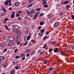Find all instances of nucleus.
Segmentation results:
<instances>
[{"label":"nucleus","mask_w":74,"mask_h":74,"mask_svg":"<svg viewBox=\"0 0 74 74\" xmlns=\"http://www.w3.org/2000/svg\"><path fill=\"white\" fill-rule=\"evenodd\" d=\"M21 59L23 60H24L25 59V57H24L21 58Z\"/></svg>","instance_id":"c03bdc74"},{"label":"nucleus","mask_w":74,"mask_h":74,"mask_svg":"<svg viewBox=\"0 0 74 74\" xmlns=\"http://www.w3.org/2000/svg\"><path fill=\"white\" fill-rule=\"evenodd\" d=\"M39 36H42V35H43V34H42V32H40L39 34Z\"/></svg>","instance_id":"c85d7f7f"},{"label":"nucleus","mask_w":74,"mask_h":74,"mask_svg":"<svg viewBox=\"0 0 74 74\" xmlns=\"http://www.w3.org/2000/svg\"><path fill=\"white\" fill-rule=\"evenodd\" d=\"M41 10V8H39L36 9V11H40V10Z\"/></svg>","instance_id":"e433bc0d"},{"label":"nucleus","mask_w":74,"mask_h":74,"mask_svg":"<svg viewBox=\"0 0 74 74\" xmlns=\"http://www.w3.org/2000/svg\"><path fill=\"white\" fill-rule=\"evenodd\" d=\"M34 27V25H32L31 27L32 29H33V27Z\"/></svg>","instance_id":"052dcab7"},{"label":"nucleus","mask_w":74,"mask_h":74,"mask_svg":"<svg viewBox=\"0 0 74 74\" xmlns=\"http://www.w3.org/2000/svg\"><path fill=\"white\" fill-rule=\"evenodd\" d=\"M47 45H46V44H45L44 46H43V49L45 48H46V47H47Z\"/></svg>","instance_id":"72a5a7b5"},{"label":"nucleus","mask_w":74,"mask_h":74,"mask_svg":"<svg viewBox=\"0 0 74 74\" xmlns=\"http://www.w3.org/2000/svg\"><path fill=\"white\" fill-rule=\"evenodd\" d=\"M17 44L19 45V44H20V42H17Z\"/></svg>","instance_id":"e2e57ef3"},{"label":"nucleus","mask_w":74,"mask_h":74,"mask_svg":"<svg viewBox=\"0 0 74 74\" xmlns=\"http://www.w3.org/2000/svg\"><path fill=\"white\" fill-rule=\"evenodd\" d=\"M31 41L32 42H35V40H31Z\"/></svg>","instance_id":"864d4df0"},{"label":"nucleus","mask_w":74,"mask_h":74,"mask_svg":"<svg viewBox=\"0 0 74 74\" xmlns=\"http://www.w3.org/2000/svg\"><path fill=\"white\" fill-rule=\"evenodd\" d=\"M45 31V29L43 28L41 30V33H44Z\"/></svg>","instance_id":"412c9836"},{"label":"nucleus","mask_w":74,"mask_h":74,"mask_svg":"<svg viewBox=\"0 0 74 74\" xmlns=\"http://www.w3.org/2000/svg\"><path fill=\"white\" fill-rule=\"evenodd\" d=\"M35 53V51H32L30 53V54H31V55H33V54H34Z\"/></svg>","instance_id":"bb28decb"},{"label":"nucleus","mask_w":74,"mask_h":74,"mask_svg":"<svg viewBox=\"0 0 74 74\" xmlns=\"http://www.w3.org/2000/svg\"><path fill=\"white\" fill-rule=\"evenodd\" d=\"M10 1H11V0H6L4 2L5 5H8V3Z\"/></svg>","instance_id":"7ed1b4c3"},{"label":"nucleus","mask_w":74,"mask_h":74,"mask_svg":"<svg viewBox=\"0 0 74 74\" xmlns=\"http://www.w3.org/2000/svg\"><path fill=\"white\" fill-rule=\"evenodd\" d=\"M36 12V10L34 9L31 10L30 11V14H34Z\"/></svg>","instance_id":"6e6552de"},{"label":"nucleus","mask_w":74,"mask_h":74,"mask_svg":"<svg viewBox=\"0 0 74 74\" xmlns=\"http://www.w3.org/2000/svg\"><path fill=\"white\" fill-rule=\"evenodd\" d=\"M21 35V32H19V31L17 32V35H18V36H20V35Z\"/></svg>","instance_id":"cd10ccee"},{"label":"nucleus","mask_w":74,"mask_h":74,"mask_svg":"<svg viewBox=\"0 0 74 74\" xmlns=\"http://www.w3.org/2000/svg\"><path fill=\"white\" fill-rule=\"evenodd\" d=\"M26 52L27 53H30V49H27L26 50Z\"/></svg>","instance_id":"a211bd4d"},{"label":"nucleus","mask_w":74,"mask_h":74,"mask_svg":"<svg viewBox=\"0 0 74 74\" xmlns=\"http://www.w3.org/2000/svg\"><path fill=\"white\" fill-rule=\"evenodd\" d=\"M58 51V48H56L54 50V52L55 53H56V52H57Z\"/></svg>","instance_id":"4be33fe9"},{"label":"nucleus","mask_w":74,"mask_h":74,"mask_svg":"<svg viewBox=\"0 0 74 74\" xmlns=\"http://www.w3.org/2000/svg\"><path fill=\"white\" fill-rule=\"evenodd\" d=\"M5 13H4V12H2L1 13V15H5Z\"/></svg>","instance_id":"4d7b16f0"},{"label":"nucleus","mask_w":74,"mask_h":74,"mask_svg":"<svg viewBox=\"0 0 74 74\" xmlns=\"http://www.w3.org/2000/svg\"><path fill=\"white\" fill-rule=\"evenodd\" d=\"M27 40H29L30 38V37H31V36H27Z\"/></svg>","instance_id":"393cba45"},{"label":"nucleus","mask_w":74,"mask_h":74,"mask_svg":"<svg viewBox=\"0 0 74 74\" xmlns=\"http://www.w3.org/2000/svg\"><path fill=\"white\" fill-rule=\"evenodd\" d=\"M49 34V33L48 32H47L46 34H47V35H48Z\"/></svg>","instance_id":"338daca9"},{"label":"nucleus","mask_w":74,"mask_h":74,"mask_svg":"<svg viewBox=\"0 0 74 74\" xmlns=\"http://www.w3.org/2000/svg\"><path fill=\"white\" fill-rule=\"evenodd\" d=\"M56 42H53V45H54L55 44H56Z\"/></svg>","instance_id":"0e129e2a"},{"label":"nucleus","mask_w":74,"mask_h":74,"mask_svg":"<svg viewBox=\"0 0 74 74\" xmlns=\"http://www.w3.org/2000/svg\"><path fill=\"white\" fill-rule=\"evenodd\" d=\"M49 70L50 71H52L53 70V68L52 67H50L49 68Z\"/></svg>","instance_id":"473e14b6"},{"label":"nucleus","mask_w":74,"mask_h":74,"mask_svg":"<svg viewBox=\"0 0 74 74\" xmlns=\"http://www.w3.org/2000/svg\"><path fill=\"white\" fill-rule=\"evenodd\" d=\"M39 24L40 25H43L44 24V22L42 21H41L40 22Z\"/></svg>","instance_id":"a878e982"},{"label":"nucleus","mask_w":74,"mask_h":74,"mask_svg":"<svg viewBox=\"0 0 74 74\" xmlns=\"http://www.w3.org/2000/svg\"><path fill=\"white\" fill-rule=\"evenodd\" d=\"M14 43H13L12 42H10L8 43L9 45V46H11V45H12Z\"/></svg>","instance_id":"6ab92c4d"},{"label":"nucleus","mask_w":74,"mask_h":74,"mask_svg":"<svg viewBox=\"0 0 74 74\" xmlns=\"http://www.w3.org/2000/svg\"><path fill=\"white\" fill-rule=\"evenodd\" d=\"M5 59V57L4 56H0V60L2 61V60H4Z\"/></svg>","instance_id":"1a4fd4ad"},{"label":"nucleus","mask_w":74,"mask_h":74,"mask_svg":"<svg viewBox=\"0 0 74 74\" xmlns=\"http://www.w3.org/2000/svg\"><path fill=\"white\" fill-rule=\"evenodd\" d=\"M20 4V3L19 2H16L15 3V5L16 7H18V6H19Z\"/></svg>","instance_id":"9d476101"},{"label":"nucleus","mask_w":74,"mask_h":74,"mask_svg":"<svg viewBox=\"0 0 74 74\" xmlns=\"http://www.w3.org/2000/svg\"><path fill=\"white\" fill-rule=\"evenodd\" d=\"M15 13L14 11H13L12 12V14L11 15V18H14L15 17Z\"/></svg>","instance_id":"39448f33"},{"label":"nucleus","mask_w":74,"mask_h":74,"mask_svg":"<svg viewBox=\"0 0 74 74\" xmlns=\"http://www.w3.org/2000/svg\"><path fill=\"white\" fill-rule=\"evenodd\" d=\"M47 16L48 18H51L52 16H51V14H49L48 15H47Z\"/></svg>","instance_id":"7c9ffc66"},{"label":"nucleus","mask_w":74,"mask_h":74,"mask_svg":"<svg viewBox=\"0 0 74 74\" xmlns=\"http://www.w3.org/2000/svg\"><path fill=\"white\" fill-rule=\"evenodd\" d=\"M31 45H32V43L31 42L29 43L28 45V46H29V47H30L31 46Z\"/></svg>","instance_id":"603ef678"},{"label":"nucleus","mask_w":74,"mask_h":74,"mask_svg":"<svg viewBox=\"0 0 74 74\" xmlns=\"http://www.w3.org/2000/svg\"><path fill=\"white\" fill-rule=\"evenodd\" d=\"M63 14H63L62 12H60L59 13V15H60V16H62L63 15Z\"/></svg>","instance_id":"58836bf2"},{"label":"nucleus","mask_w":74,"mask_h":74,"mask_svg":"<svg viewBox=\"0 0 74 74\" xmlns=\"http://www.w3.org/2000/svg\"><path fill=\"white\" fill-rule=\"evenodd\" d=\"M14 39V36H9L8 39V41H13Z\"/></svg>","instance_id":"f03ea898"},{"label":"nucleus","mask_w":74,"mask_h":74,"mask_svg":"<svg viewBox=\"0 0 74 74\" xmlns=\"http://www.w3.org/2000/svg\"><path fill=\"white\" fill-rule=\"evenodd\" d=\"M27 19V17H26V16L25 17H24V19Z\"/></svg>","instance_id":"774afa93"},{"label":"nucleus","mask_w":74,"mask_h":74,"mask_svg":"<svg viewBox=\"0 0 74 74\" xmlns=\"http://www.w3.org/2000/svg\"><path fill=\"white\" fill-rule=\"evenodd\" d=\"M5 27L7 30H10V29L8 28V26L7 25H5Z\"/></svg>","instance_id":"5701e85b"},{"label":"nucleus","mask_w":74,"mask_h":74,"mask_svg":"<svg viewBox=\"0 0 74 74\" xmlns=\"http://www.w3.org/2000/svg\"><path fill=\"white\" fill-rule=\"evenodd\" d=\"M53 51V49H51V50H49V52L50 53H51L52 51Z\"/></svg>","instance_id":"79ce46f5"},{"label":"nucleus","mask_w":74,"mask_h":74,"mask_svg":"<svg viewBox=\"0 0 74 74\" xmlns=\"http://www.w3.org/2000/svg\"><path fill=\"white\" fill-rule=\"evenodd\" d=\"M8 18H5L4 20V21H8Z\"/></svg>","instance_id":"09e8293b"},{"label":"nucleus","mask_w":74,"mask_h":74,"mask_svg":"<svg viewBox=\"0 0 74 74\" xmlns=\"http://www.w3.org/2000/svg\"><path fill=\"white\" fill-rule=\"evenodd\" d=\"M27 42H26L25 43H24V45L25 46L27 45Z\"/></svg>","instance_id":"5fc2aeb1"},{"label":"nucleus","mask_w":74,"mask_h":74,"mask_svg":"<svg viewBox=\"0 0 74 74\" xmlns=\"http://www.w3.org/2000/svg\"><path fill=\"white\" fill-rule=\"evenodd\" d=\"M15 69H16V70H18L19 69V66H16Z\"/></svg>","instance_id":"4c0bfd02"},{"label":"nucleus","mask_w":74,"mask_h":74,"mask_svg":"<svg viewBox=\"0 0 74 74\" xmlns=\"http://www.w3.org/2000/svg\"><path fill=\"white\" fill-rule=\"evenodd\" d=\"M15 70L14 69L10 71L11 73V74H14L15 73Z\"/></svg>","instance_id":"2eb2a0df"},{"label":"nucleus","mask_w":74,"mask_h":74,"mask_svg":"<svg viewBox=\"0 0 74 74\" xmlns=\"http://www.w3.org/2000/svg\"><path fill=\"white\" fill-rule=\"evenodd\" d=\"M60 55H63V56H64L66 55V51H62L61 52Z\"/></svg>","instance_id":"423d86ee"},{"label":"nucleus","mask_w":74,"mask_h":74,"mask_svg":"<svg viewBox=\"0 0 74 74\" xmlns=\"http://www.w3.org/2000/svg\"><path fill=\"white\" fill-rule=\"evenodd\" d=\"M69 3V1H66L62 3V4H67Z\"/></svg>","instance_id":"4468645a"},{"label":"nucleus","mask_w":74,"mask_h":74,"mask_svg":"<svg viewBox=\"0 0 74 74\" xmlns=\"http://www.w3.org/2000/svg\"><path fill=\"white\" fill-rule=\"evenodd\" d=\"M59 24V23L58 22H56L55 23V24L53 25V27H57Z\"/></svg>","instance_id":"0eeeda50"},{"label":"nucleus","mask_w":74,"mask_h":74,"mask_svg":"<svg viewBox=\"0 0 74 74\" xmlns=\"http://www.w3.org/2000/svg\"><path fill=\"white\" fill-rule=\"evenodd\" d=\"M32 4H30L28 6V7H32Z\"/></svg>","instance_id":"37998d69"},{"label":"nucleus","mask_w":74,"mask_h":74,"mask_svg":"<svg viewBox=\"0 0 74 74\" xmlns=\"http://www.w3.org/2000/svg\"><path fill=\"white\" fill-rule=\"evenodd\" d=\"M24 39L25 41H27V36H25L24 37Z\"/></svg>","instance_id":"b1692460"},{"label":"nucleus","mask_w":74,"mask_h":74,"mask_svg":"<svg viewBox=\"0 0 74 74\" xmlns=\"http://www.w3.org/2000/svg\"><path fill=\"white\" fill-rule=\"evenodd\" d=\"M24 31L25 33V34H27L29 32V29L28 28H24Z\"/></svg>","instance_id":"20e7f679"},{"label":"nucleus","mask_w":74,"mask_h":74,"mask_svg":"<svg viewBox=\"0 0 74 74\" xmlns=\"http://www.w3.org/2000/svg\"><path fill=\"white\" fill-rule=\"evenodd\" d=\"M60 4H57V7H56V9H60Z\"/></svg>","instance_id":"dca6fc26"},{"label":"nucleus","mask_w":74,"mask_h":74,"mask_svg":"<svg viewBox=\"0 0 74 74\" xmlns=\"http://www.w3.org/2000/svg\"><path fill=\"white\" fill-rule=\"evenodd\" d=\"M48 4H46V5H44V7H45V8H47V7H48Z\"/></svg>","instance_id":"c9c22d12"},{"label":"nucleus","mask_w":74,"mask_h":74,"mask_svg":"<svg viewBox=\"0 0 74 74\" xmlns=\"http://www.w3.org/2000/svg\"><path fill=\"white\" fill-rule=\"evenodd\" d=\"M70 7H71V6H70V5H67L66 6V10H69V8H70Z\"/></svg>","instance_id":"ddd939ff"},{"label":"nucleus","mask_w":74,"mask_h":74,"mask_svg":"<svg viewBox=\"0 0 74 74\" xmlns=\"http://www.w3.org/2000/svg\"><path fill=\"white\" fill-rule=\"evenodd\" d=\"M9 6H11V5H12V4H11V2H9Z\"/></svg>","instance_id":"de8ad7c7"},{"label":"nucleus","mask_w":74,"mask_h":74,"mask_svg":"<svg viewBox=\"0 0 74 74\" xmlns=\"http://www.w3.org/2000/svg\"><path fill=\"white\" fill-rule=\"evenodd\" d=\"M48 38V36H44V37L43 38V40H45L46 38Z\"/></svg>","instance_id":"2f4dec72"},{"label":"nucleus","mask_w":74,"mask_h":74,"mask_svg":"<svg viewBox=\"0 0 74 74\" xmlns=\"http://www.w3.org/2000/svg\"><path fill=\"white\" fill-rule=\"evenodd\" d=\"M18 51V49H16L14 51V53H16Z\"/></svg>","instance_id":"a18cd8bd"},{"label":"nucleus","mask_w":74,"mask_h":74,"mask_svg":"<svg viewBox=\"0 0 74 74\" xmlns=\"http://www.w3.org/2000/svg\"><path fill=\"white\" fill-rule=\"evenodd\" d=\"M43 15V13H41L40 14V16H42Z\"/></svg>","instance_id":"69168bd1"},{"label":"nucleus","mask_w":74,"mask_h":74,"mask_svg":"<svg viewBox=\"0 0 74 74\" xmlns=\"http://www.w3.org/2000/svg\"><path fill=\"white\" fill-rule=\"evenodd\" d=\"M22 11H20L18 12V14H21V13H22Z\"/></svg>","instance_id":"680f3d73"},{"label":"nucleus","mask_w":74,"mask_h":74,"mask_svg":"<svg viewBox=\"0 0 74 74\" xmlns=\"http://www.w3.org/2000/svg\"><path fill=\"white\" fill-rule=\"evenodd\" d=\"M42 2V4L43 5H45V4H46L47 3V2H46V0H43Z\"/></svg>","instance_id":"f3484780"},{"label":"nucleus","mask_w":74,"mask_h":74,"mask_svg":"<svg viewBox=\"0 0 74 74\" xmlns=\"http://www.w3.org/2000/svg\"><path fill=\"white\" fill-rule=\"evenodd\" d=\"M14 32H19V29H14Z\"/></svg>","instance_id":"aec40b11"},{"label":"nucleus","mask_w":74,"mask_h":74,"mask_svg":"<svg viewBox=\"0 0 74 74\" xmlns=\"http://www.w3.org/2000/svg\"><path fill=\"white\" fill-rule=\"evenodd\" d=\"M42 27H41V26L39 27L38 28V30H40V29H41Z\"/></svg>","instance_id":"3c124183"},{"label":"nucleus","mask_w":74,"mask_h":74,"mask_svg":"<svg viewBox=\"0 0 74 74\" xmlns=\"http://www.w3.org/2000/svg\"><path fill=\"white\" fill-rule=\"evenodd\" d=\"M25 56V54L23 53H22L21 54V57H23Z\"/></svg>","instance_id":"f704fd0d"},{"label":"nucleus","mask_w":74,"mask_h":74,"mask_svg":"<svg viewBox=\"0 0 74 74\" xmlns=\"http://www.w3.org/2000/svg\"><path fill=\"white\" fill-rule=\"evenodd\" d=\"M19 56H16V57H15V59H19Z\"/></svg>","instance_id":"8fccbe9b"},{"label":"nucleus","mask_w":74,"mask_h":74,"mask_svg":"<svg viewBox=\"0 0 74 74\" xmlns=\"http://www.w3.org/2000/svg\"><path fill=\"white\" fill-rule=\"evenodd\" d=\"M5 43H0V47H2V48H3V47L4 45H5Z\"/></svg>","instance_id":"9b49d317"},{"label":"nucleus","mask_w":74,"mask_h":74,"mask_svg":"<svg viewBox=\"0 0 74 74\" xmlns=\"http://www.w3.org/2000/svg\"><path fill=\"white\" fill-rule=\"evenodd\" d=\"M18 19L20 21H21V20L22 19V18H21V17H18Z\"/></svg>","instance_id":"6e6d98bb"},{"label":"nucleus","mask_w":74,"mask_h":74,"mask_svg":"<svg viewBox=\"0 0 74 74\" xmlns=\"http://www.w3.org/2000/svg\"><path fill=\"white\" fill-rule=\"evenodd\" d=\"M19 14H16V17H19Z\"/></svg>","instance_id":"a19ab883"},{"label":"nucleus","mask_w":74,"mask_h":74,"mask_svg":"<svg viewBox=\"0 0 74 74\" xmlns=\"http://www.w3.org/2000/svg\"><path fill=\"white\" fill-rule=\"evenodd\" d=\"M7 51V49H5L3 50V51L4 52H6V51Z\"/></svg>","instance_id":"13d9d810"},{"label":"nucleus","mask_w":74,"mask_h":74,"mask_svg":"<svg viewBox=\"0 0 74 74\" xmlns=\"http://www.w3.org/2000/svg\"><path fill=\"white\" fill-rule=\"evenodd\" d=\"M67 48L68 49H70V48H71V47H70V46L69 45L68 47H67Z\"/></svg>","instance_id":"bf43d9fd"},{"label":"nucleus","mask_w":74,"mask_h":74,"mask_svg":"<svg viewBox=\"0 0 74 74\" xmlns=\"http://www.w3.org/2000/svg\"><path fill=\"white\" fill-rule=\"evenodd\" d=\"M47 60H45L44 62V63L45 64H47Z\"/></svg>","instance_id":"49530a36"},{"label":"nucleus","mask_w":74,"mask_h":74,"mask_svg":"<svg viewBox=\"0 0 74 74\" xmlns=\"http://www.w3.org/2000/svg\"><path fill=\"white\" fill-rule=\"evenodd\" d=\"M39 14L40 12H36L33 18L34 20H35V19H36L37 18L38 15Z\"/></svg>","instance_id":"f257e3e1"},{"label":"nucleus","mask_w":74,"mask_h":74,"mask_svg":"<svg viewBox=\"0 0 74 74\" xmlns=\"http://www.w3.org/2000/svg\"><path fill=\"white\" fill-rule=\"evenodd\" d=\"M33 2V0H28V3L29 4H30V3H32Z\"/></svg>","instance_id":"c756f323"},{"label":"nucleus","mask_w":74,"mask_h":74,"mask_svg":"<svg viewBox=\"0 0 74 74\" xmlns=\"http://www.w3.org/2000/svg\"><path fill=\"white\" fill-rule=\"evenodd\" d=\"M26 13H27V14H30V12H29V10L27 11L26 12Z\"/></svg>","instance_id":"ea45409f"},{"label":"nucleus","mask_w":74,"mask_h":74,"mask_svg":"<svg viewBox=\"0 0 74 74\" xmlns=\"http://www.w3.org/2000/svg\"><path fill=\"white\" fill-rule=\"evenodd\" d=\"M1 11H3L4 12H6L7 10H5V8L4 7H3L1 8Z\"/></svg>","instance_id":"f8f14e48"}]
</instances>
